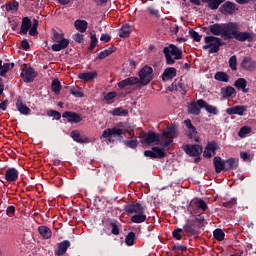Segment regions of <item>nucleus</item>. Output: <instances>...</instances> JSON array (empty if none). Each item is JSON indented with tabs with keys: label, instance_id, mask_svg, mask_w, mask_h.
I'll list each match as a JSON object with an SVG mask.
<instances>
[{
	"label": "nucleus",
	"instance_id": "obj_17",
	"mask_svg": "<svg viewBox=\"0 0 256 256\" xmlns=\"http://www.w3.org/2000/svg\"><path fill=\"white\" fill-rule=\"evenodd\" d=\"M226 113L227 115H239L240 117H243V115L247 113V106L237 105L231 108H227Z\"/></svg>",
	"mask_w": 256,
	"mask_h": 256
},
{
	"label": "nucleus",
	"instance_id": "obj_5",
	"mask_svg": "<svg viewBox=\"0 0 256 256\" xmlns=\"http://www.w3.org/2000/svg\"><path fill=\"white\" fill-rule=\"evenodd\" d=\"M52 39L56 43L52 45V51H63V49L69 47V41L63 33L54 31Z\"/></svg>",
	"mask_w": 256,
	"mask_h": 256
},
{
	"label": "nucleus",
	"instance_id": "obj_40",
	"mask_svg": "<svg viewBox=\"0 0 256 256\" xmlns=\"http://www.w3.org/2000/svg\"><path fill=\"white\" fill-rule=\"evenodd\" d=\"M194 221H192L190 224H185L183 226L184 232L188 237H193V235H195V226L194 225Z\"/></svg>",
	"mask_w": 256,
	"mask_h": 256
},
{
	"label": "nucleus",
	"instance_id": "obj_63",
	"mask_svg": "<svg viewBox=\"0 0 256 256\" xmlns=\"http://www.w3.org/2000/svg\"><path fill=\"white\" fill-rule=\"evenodd\" d=\"M74 41H76V43H81L83 41V34L80 33H76L73 36Z\"/></svg>",
	"mask_w": 256,
	"mask_h": 256
},
{
	"label": "nucleus",
	"instance_id": "obj_10",
	"mask_svg": "<svg viewBox=\"0 0 256 256\" xmlns=\"http://www.w3.org/2000/svg\"><path fill=\"white\" fill-rule=\"evenodd\" d=\"M182 149L189 157H197L203 153V147L199 144H186Z\"/></svg>",
	"mask_w": 256,
	"mask_h": 256
},
{
	"label": "nucleus",
	"instance_id": "obj_39",
	"mask_svg": "<svg viewBox=\"0 0 256 256\" xmlns=\"http://www.w3.org/2000/svg\"><path fill=\"white\" fill-rule=\"evenodd\" d=\"M131 35V26L129 24H125L119 29V37L125 39Z\"/></svg>",
	"mask_w": 256,
	"mask_h": 256
},
{
	"label": "nucleus",
	"instance_id": "obj_22",
	"mask_svg": "<svg viewBox=\"0 0 256 256\" xmlns=\"http://www.w3.org/2000/svg\"><path fill=\"white\" fill-rule=\"evenodd\" d=\"M213 165L215 167L216 173H221V171H226V160L221 159V157L219 156L214 157Z\"/></svg>",
	"mask_w": 256,
	"mask_h": 256
},
{
	"label": "nucleus",
	"instance_id": "obj_13",
	"mask_svg": "<svg viewBox=\"0 0 256 256\" xmlns=\"http://www.w3.org/2000/svg\"><path fill=\"white\" fill-rule=\"evenodd\" d=\"M71 247V242L69 240H64L57 244L54 251L55 256H63L67 253V250Z\"/></svg>",
	"mask_w": 256,
	"mask_h": 256
},
{
	"label": "nucleus",
	"instance_id": "obj_34",
	"mask_svg": "<svg viewBox=\"0 0 256 256\" xmlns=\"http://www.w3.org/2000/svg\"><path fill=\"white\" fill-rule=\"evenodd\" d=\"M97 77V72H84L78 75V79H81L82 81H86L89 83V81H93Z\"/></svg>",
	"mask_w": 256,
	"mask_h": 256
},
{
	"label": "nucleus",
	"instance_id": "obj_53",
	"mask_svg": "<svg viewBox=\"0 0 256 256\" xmlns=\"http://www.w3.org/2000/svg\"><path fill=\"white\" fill-rule=\"evenodd\" d=\"M181 233H183V229L178 228V229L173 230L172 235H173L174 239L181 241V239L183 237V235Z\"/></svg>",
	"mask_w": 256,
	"mask_h": 256
},
{
	"label": "nucleus",
	"instance_id": "obj_27",
	"mask_svg": "<svg viewBox=\"0 0 256 256\" xmlns=\"http://www.w3.org/2000/svg\"><path fill=\"white\" fill-rule=\"evenodd\" d=\"M174 77H177V69L174 67L166 68L162 74L163 81H171Z\"/></svg>",
	"mask_w": 256,
	"mask_h": 256
},
{
	"label": "nucleus",
	"instance_id": "obj_3",
	"mask_svg": "<svg viewBox=\"0 0 256 256\" xmlns=\"http://www.w3.org/2000/svg\"><path fill=\"white\" fill-rule=\"evenodd\" d=\"M179 136V132L177 131V125L172 124L162 132V138L160 142L161 147H169L171 143H173V139Z\"/></svg>",
	"mask_w": 256,
	"mask_h": 256
},
{
	"label": "nucleus",
	"instance_id": "obj_21",
	"mask_svg": "<svg viewBox=\"0 0 256 256\" xmlns=\"http://www.w3.org/2000/svg\"><path fill=\"white\" fill-rule=\"evenodd\" d=\"M209 30L210 33H212V35H216L217 37L221 36V38L223 39L224 37V24H212L209 26Z\"/></svg>",
	"mask_w": 256,
	"mask_h": 256
},
{
	"label": "nucleus",
	"instance_id": "obj_54",
	"mask_svg": "<svg viewBox=\"0 0 256 256\" xmlns=\"http://www.w3.org/2000/svg\"><path fill=\"white\" fill-rule=\"evenodd\" d=\"M236 205H237V198H232L230 201L223 203V207H226L227 209H232V207H235Z\"/></svg>",
	"mask_w": 256,
	"mask_h": 256
},
{
	"label": "nucleus",
	"instance_id": "obj_56",
	"mask_svg": "<svg viewBox=\"0 0 256 256\" xmlns=\"http://www.w3.org/2000/svg\"><path fill=\"white\" fill-rule=\"evenodd\" d=\"M48 117H54L56 121H59L61 119V113L55 111V110H50L47 112Z\"/></svg>",
	"mask_w": 256,
	"mask_h": 256
},
{
	"label": "nucleus",
	"instance_id": "obj_47",
	"mask_svg": "<svg viewBox=\"0 0 256 256\" xmlns=\"http://www.w3.org/2000/svg\"><path fill=\"white\" fill-rule=\"evenodd\" d=\"M213 235L214 239H216L217 241H223V239H225V232H223L221 228L215 229Z\"/></svg>",
	"mask_w": 256,
	"mask_h": 256
},
{
	"label": "nucleus",
	"instance_id": "obj_46",
	"mask_svg": "<svg viewBox=\"0 0 256 256\" xmlns=\"http://www.w3.org/2000/svg\"><path fill=\"white\" fill-rule=\"evenodd\" d=\"M125 243L128 247L135 245V232H129L125 238Z\"/></svg>",
	"mask_w": 256,
	"mask_h": 256
},
{
	"label": "nucleus",
	"instance_id": "obj_6",
	"mask_svg": "<svg viewBox=\"0 0 256 256\" xmlns=\"http://www.w3.org/2000/svg\"><path fill=\"white\" fill-rule=\"evenodd\" d=\"M207 203L203 199L194 198L190 201L188 211L191 215H197L199 211L205 212L207 210Z\"/></svg>",
	"mask_w": 256,
	"mask_h": 256
},
{
	"label": "nucleus",
	"instance_id": "obj_60",
	"mask_svg": "<svg viewBox=\"0 0 256 256\" xmlns=\"http://www.w3.org/2000/svg\"><path fill=\"white\" fill-rule=\"evenodd\" d=\"M100 41H103V43H109V41H111V36L109 34H101Z\"/></svg>",
	"mask_w": 256,
	"mask_h": 256
},
{
	"label": "nucleus",
	"instance_id": "obj_55",
	"mask_svg": "<svg viewBox=\"0 0 256 256\" xmlns=\"http://www.w3.org/2000/svg\"><path fill=\"white\" fill-rule=\"evenodd\" d=\"M113 53V51L111 49H106L104 51H101L98 54V59H105V57H109V55H111Z\"/></svg>",
	"mask_w": 256,
	"mask_h": 256
},
{
	"label": "nucleus",
	"instance_id": "obj_14",
	"mask_svg": "<svg viewBox=\"0 0 256 256\" xmlns=\"http://www.w3.org/2000/svg\"><path fill=\"white\" fill-rule=\"evenodd\" d=\"M217 149H219L217 142H208L204 148L203 157L206 159H211V157L215 155V151H217Z\"/></svg>",
	"mask_w": 256,
	"mask_h": 256
},
{
	"label": "nucleus",
	"instance_id": "obj_15",
	"mask_svg": "<svg viewBox=\"0 0 256 256\" xmlns=\"http://www.w3.org/2000/svg\"><path fill=\"white\" fill-rule=\"evenodd\" d=\"M220 10L223 15H233L237 11V4L227 1L221 6Z\"/></svg>",
	"mask_w": 256,
	"mask_h": 256
},
{
	"label": "nucleus",
	"instance_id": "obj_62",
	"mask_svg": "<svg viewBox=\"0 0 256 256\" xmlns=\"http://www.w3.org/2000/svg\"><path fill=\"white\" fill-rule=\"evenodd\" d=\"M21 47L24 49V51H27L31 46L29 45V41L24 39L21 41Z\"/></svg>",
	"mask_w": 256,
	"mask_h": 256
},
{
	"label": "nucleus",
	"instance_id": "obj_31",
	"mask_svg": "<svg viewBox=\"0 0 256 256\" xmlns=\"http://www.w3.org/2000/svg\"><path fill=\"white\" fill-rule=\"evenodd\" d=\"M30 27H31V19H29V17H24L22 19V24L20 28V35H27Z\"/></svg>",
	"mask_w": 256,
	"mask_h": 256
},
{
	"label": "nucleus",
	"instance_id": "obj_44",
	"mask_svg": "<svg viewBox=\"0 0 256 256\" xmlns=\"http://www.w3.org/2000/svg\"><path fill=\"white\" fill-rule=\"evenodd\" d=\"M154 153V159H163L165 157V151L159 147H152Z\"/></svg>",
	"mask_w": 256,
	"mask_h": 256
},
{
	"label": "nucleus",
	"instance_id": "obj_29",
	"mask_svg": "<svg viewBox=\"0 0 256 256\" xmlns=\"http://www.w3.org/2000/svg\"><path fill=\"white\" fill-rule=\"evenodd\" d=\"M13 67H15V63L7 62L3 64V60H0V77H5Z\"/></svg>",
	"mask_w": 256,
	"mask_h": 256
},
{
	"label": "nucleus",
	"instance_id": "obj_38",
	"mask_svg": "<svg viewBox=\"0 0 256 256\" xmlns=\"http://www.w3.org/2000/svg\"><path fill=\"white\" fill-rule=\"evenodd\" d=\"M239 167V160L236 158H229L226 160V171H231Z\"/></svg>",
	"mask_w": 256,
	"mask_h": 256
},
{
	"label": "nucleus",
	"instance_id": "obj_58",
	"mask_svg": "<svg viewBox=\"0 0 256 256\" xmlns=\"http://www.w3.org/2000/svg\"><path fill=\"white\" fill-rule=\"evenodd\" d=\"M19 9V3L18 2H13L6 6L7 11H17Z\"/></svg>",
	"mask_w": 256,
	"mask_h": 256
},
{
	"label": "nucleus",
	"instance_id": "obj_33",
	"mask_svg": "<svg viewBox=\"0 0 256 256\" xmlns=\"http://www.w3.org/2000/svg\"><path fill=\"white\" fill-rule=\"evenodd\" d=\"M38 233H40L43 239H51L53 232H51V228L47 226H40L38 227Z\"/></svg>",
	"mask_w": 256,
	"mask_h": 256
},
{
	"label": "nucleus",
	"instance_id": "obj_8",
	"mask_svg": "<svg viewBox=\"0 0 256 256\" xmlns=\"http://www.w3.org/2000/svg\"><path fill=\"white\" fill-rule=\"evenodd\" d=\"M237 31H239V24L237 22L224 23L223 39H235Z\"/></svg>",
	"mask_w": 256,
	"mask_h": 256
},
{
	"label": "nucleus",
	"instance_id": "obj_1",
	"mask_svg": "<svg viewBox=\"0 0 256 256\" xmlns=\"http://www.w3.org/2000/svg\"><path fill=\"white\" fill-rule=\"evenodd\" d=\"M125 211L131 217L132 223H145L147 221V215L145 214V208L141 203H132L125 206Z\"/></svg>",
	"mask_w": 256,
	"mask_h": 256
},
{
	"label": "nucleus",
	"instance_id": "obj_64",
	"mask_svg": "<svg viewBox=\"0 0 256 256\" xmlns=\"http://www.w3.org/2000/svg\"><path fill=\"white\" fill-rule=\"evenodd\" d=\"M29 35L32 37H36V35H39V32L37 31L36 27L31 26L29 30Z\"/></svg>",
	"mask_w": 256,
	"mask_h": 256
},
{
	"label": "nucleus",
	"instance_id": "obj_52",
	"mask_svg": "<svg viewBox=\"0 0 256 256\" xmlns=\"http://www.w3.org/2000/svg\"><path fill=\"white\" fill-rule=\"evenodd\" d=\"M189 35L193 41H196L197 43H199V41H201V37H203L202 35H199L195 30H190Z\"/></svg>",
	"mask_w": 256,
	"mask_h": 256
},
{
	"label": "nucleus",
	"instance_id": "obj_11",
	"mask_svg": "<svg viewBox=\"0 0 256 256\" xmlns=\"http://www.w3.org/2000/svg\"><path fill=\"white\" fill-rule=\"evenodd\" d=\"M20 75L24 83H33V81H35V77H37V72H35L33 68L25 65Z\"/></svg>",
	"mask_w": 256,
	"mask_h": 256
},
{
	"label": "nucleus",
	"instance_id": "obj_18",
	"mask_svg": "<svg viewBox=\"0 0 256 256\" xmlns=\"http://www.w3.org/2000/svg\"><path fill=\"white\" fill-rule=\"evenodd\" d=\"M4 179H6L8 183H15V181L19 179V171L15 168H8L5 172Z\"/></svg>",
	"mask_w": 256,
	"mask_h": 256
},
{
	"label": "nucleus",
	"instance_id": "obj_16",
	"mask_svg": "<svg viewBox=\"0 0 256 256\" xmlns=\"http://www.w3.org/2000/svg\"><path fill=\"white\" fill-rule=\"evenodd\" d=\"M123 135V129L121 128H108L102 132L103 139H107L109 137H121Z\"/></svg>",
	"mask_w": 256,
	"mask_h": 256
},
{
	"label": "nucleus",
	"instance_id": "obj_23",
	"mask_svg": "<svg viewBox=\"0 0 256 256\" xmlns=\"http://www.w3.org/2000/svg\"><path fill=\"white\" fill-rule=\"evenodd\" d=\"M139 83V78L137 77H129L124 80H121L118 83L119 89H125V87H132V85H137Z\"/></svg>",
	"mask_w": 256,
	"mask_h": 256
},
{
	"label": "nucleus",
	"instance_id": "obj_57",
	"mask_svg": "<svg viewBox=\"0 0 256 256\" xmlns=\"http://www.w3.org/2000/svg\"><path fill=\"white\" fill-rule=\"evenodd\" d=\"M110 227L112 228L111 233L112 235H119V226L115 222L110 223Z\"/></svg>",
	"mask_w": 256,
	"mask_h": 256
},
{
	"label": "nucleus",
	"instance_id": "obj_7",
	"mask_svg": "<svg viewBox=\"0 0 256 256\" xmlns=\"http://www.w3.org/2000/svg\"><path fill=\"white\" fill-rule=\"evenodd\" d=\"M162 136L153 131H149L147 135L140 137L142 145H161Z\"/></svg>",
	"mask_w": 256,
	"mask_h": 256
},
{
	"label": "nucleus",
	"instance_id": "obj_50",
	"mask_svg": "<svg viewBox=\"0 0 256 256\" xmlns=\"http://www.w3.org/2000/svg\"><path fill=\"white\" fill-rule=\"evenodd\" d=\"M228 63H229V67L232 71H237V56L236 55L231 56Z\"/></svg>",
	"mask_w": 256,
	"mask_h": 256
},
{
	"label": "nucleus",
	"instance_id": "obj_37",
	"mask_svg": "<svg viewBox=\"0 0 256 256\" xmlns=\"http://www.w3.org/2000/svg\"><path fill=\"white\" fill-rule=\"evenodd\" d=\"M237 89H242L243 93H249V88H247V80L244 78H238L234 84Z\"/></svg>",
	"mask_w": 256,
	"mask_h": 256
},
{
	"label": "nucleus",
	"instance_id": "obj_4",
	"mask_svg": "<svg viewBox=\"0 0 256 256\" xmlns=\"http://www.w3.org/2000/svg\"><path fill=\"white\" fill-rule=\"evenodd\" d=\"M163 53L165 55L167 65H173L175 61L181 59V55H183V51L173 44H170L168 47H164Z\"/></svg>",
	"mask_w": 256,
	"mask_h": 256
},
{
	"label": "nucleus",
	"instance_id": "obj_32",
	"mask_svg": "<svg viewBox=\"0 0 256 256\" xmlns=\"http://www.w3.org/2000/svg\"><path fill=\"white\" fill-rule=\"evenodd\" d=\"M110 115H113V117H127L129 115V110L124 109L123 107H117L110 111Z\"/></svg>",
	"mask_w": 256,
	"mask_h": 256
},
{
	"label": "nucleus",
	"instance_id": "obj_51",
	"mask_svg": "<svg viewBox=\"0 0 256 256\" xmlns=\"http://www.w3.org/2000/svg\"><path fill=\"white\" fill-rule=\"evenodd\" d=\"M70 93L71 95H73L74 97H83V93L81 91V88H79V86H75V87H72L70 89Z\"/></svg>",
	"mask_w": 256,
	"mask_h": 256
},
{
	"label": "nucleus",
	"instance_id": "obj_20",
	"mask_svg": "<svg viewBox=\"0 0 256 256\" xmlns=\"http://www.w3.org/2000/svg\"><path fill=\"white\" fill-rule=\"evenodd\" d=\"M234 39H236V41H240L241 43L248 41L251 42L253 41V33L251 32H241L239 30H237Z\"/></svg>",
	"mask_w": 256,
	"mask_h": 256
},
{
	"label": "nucleus",
	"instance_id": "obj_30",
	"mask_svg": "<svg viewBox=\"0 0 256 256\" xmlns=\"http://www.w3.org/2000/svg\"><path fill=\"white\" fill-rule=\"evenodd\" d=\"M70 137H72L73 141H76V143H90L89 138L81 136L78 130H73L70 133Z\"/></svg>",
	"mask_w": 256,
	"mask_h": 256
},
{
	"label": "nucleus",
	"instance_id": "obj_25",
	"mask_svg": "<svg viewBox=\"0 0 256 256\" xmlns=\"http://www.w3.org/2000/svg\"><path fill=\"white\" fill-rule=\"evenodd\" d=\"M241 67L245 71H255L256 63L251 59V57H244L241 62Z\"/></svg>",
	"mask_w": 256,
	"mask_h": 256
},
{
	"label": "nucleus",
	"instance_id": "obj_61",
	"mask_svg": "<svg viewBox=\"0 0 256 256\" xmlns=\"http://www.w3.org/2000/svg\"><path fill=\"white\" fill-rule=\"evenodd\" d=\"M148 11L150 13V15H152L153 17L159 18V10L155 9V8H148Z\"/></svg>",
	"mask_w": 256,
	"mask_h": 256
},
{
	"label": "nucleus",
	"instance_id": "obj_48",
	"mask_svg": "<svg viewBox=\"0 0 256 256\" xmlns=\"http://www.w3.org/2000/svg\"><path fill=\"white\" fill-rule=\"evenodd\" d=\"M52 91H54L56 95L61 93V82L59 80L56 79L52 81Z\"/></svg>",
	"mask_w": 256,
	"mask_h": 256
},
{
	"label": "nucleus",
	"instance_id": "obj_2",
	"mask_svg": "<svg viewBox=\"0 0 256 256\" xmlns=\"http://www.w3.org/2000/svg\"><path fill=\"white\" fill-rule=\"evenodd\" d=\"M204 43L202 49L208 50V53H219V49L225 45L221 38L215 36H205Z\"/></svg>",
	"mask_w": 256,
	"mask_h": 256
},
{
	"label": "nucleus",
	"instance_id": "obj_28",
	"mask_svg": "<svg viewBox=\"0 0 256 256\" xmlns=\"http://www.w3.org/2000/svg\"><path fill=\"white\" fill-rule=\"evenodd\" d=\"M199 106L202 107V109H206L207 113H211L212 115H217V113H219L217 107L206 103L203 99L199 100Z\"/></svg>",
	"mask_w": 256,
	"mask_h": 256
},
{
	"label": "nucleus",
	"instance_id": "obj_35",
	"mask_svg": "<svg viewBox=\"0 0 256 256\" xmlns=\"http://www.w3.org/2000/svg\"><path fill=\"white\" fill-rule=\"evenodd\" d=\"M202 3H207L209 9H211L212 11H215V9H219V6L222 3H225V0H201Z\"/></svg>",
	"mask_w": 256,
	"mask_h": 256
},
{
	"label": "nucleus",
	"instance_id": "obj_24",
	"mask_svg": "<svg viewBox=\"0 0 256 256\" xmlns=\"http://www.w3.org/2000/svg\"><path fill=\"white\" fill-rule=\"evenodd\" d=\"M184 124L187 128V132H186L187 137L189 139H195V137H197V128L193 126V124L191 123V120L189 119L185 120Z\"/></svg>",
	"mask_w": 256,
	"mask_h": 256
},
{
	"label": "nucleus",
	"instance_id": "obj_19",
	"mask_svg": "<svg viewBox=\"0 0 256 256\" xmlns=\"http://www.w3.org/2000/svg\"><path fill=\"white\" fill-rule=\"evenodd\" d=\"M16 109L21 115H31V108L23 103V98L21 97H18L16 100Z\"/></svg>",
	"mask_w": 256,
	"mask_h": 256
},
{
	"label": "nucleus",
	"instance_id": "obj_41",
	"mask_svg": "<svg viewBox=\"0 0 256 256\" xmlns=\"http://www.w3.org/2000/svg\"><path fill=\"white\" fill-rule=\"evenodd\" d=\"M235 88L231 87V86H227L226 88H222L221 89V95L222 97H233V95H235Z\"/></svg>",
	"mask_w": 256,
	"mask_h": 256
},
{
	"label": "nucleus",
	"instance_id": "obj_43",
	"mask_svg": "<svg viewBox=\"0 0 256 256\" xmlns=\"http://www.w3.org/2000/svg\"><path fill=\"white\" fill-rule=\"evenodd\" d=\"M124 145H126V147H129V149H137L139 141H137V137H132L130 140L124 141Z\"/></svg>",
	"mask_w": 256,
	"mask_h": 256
},
{
	"label": "nucleus",
	"instance_id": "obj_42",
	"mask_svg": "<svg viewBox=\"0 0 256 256\" xmlns=\"http://www.w3.org/2000/svg\"><path fill=\"white\" fill-rule=\"evenodd\" d=\"M214 79H216V81H221L222 83H229V75L226 72H217Z\"/></svg>",
	"mask_w": 256,
	"mask_h": 256
},
{
	"label": "nucleus",
	"instance_id": "obj_36",
	"mask_svg": "<svg viewBox=\"0 0 256 256\" xmlns=\"http://www.w3.org/2000/svg\"><path fill=\"white\" fill-rule=\"evenodd\" d=\"M74 27L80 33H85V31H87L88 23L85 20H76L74 22Z\"/></svg>",
	"mask_w": 256,
	"mask_h": 256
},
{
	"label": "nucleus",
	"instance_id": "obj_12",
	"mask_svg": "<svg viewBox=\"0 0 256 256\" xmlns=\"http://www.w3.org/2000/svg\"><path fill=\"white\" fill-rule=\"evenodd\" d=\"M62 117L67 119L68 123H81L83 121V116L77 112L65 111Z\"/></svg>",
	"mask_w": 256,
	"mask_h": 256
},
{
	"label": "nucleus",
	"instance_id": "obj_45",
	"mask_svg": "<svg viewBox=\"0 0 256 256\" xmlns=\"http://www.w3.org/2000/svg\"><path fill=\"white\" fill-rule=\"evenodd\" d=\"M253 131V129L249 126H243L242 128H240L239 132H238V137H240L241 139L245 138V136L249 135V133H251Z\"/></svg>",
	"mask_w": 256,
	"mask_h": 256
},
{
	"label": "nucleus",
	"instance_id": "obj_9",
	"mask_svg": "<svg viewBox=\"0 0 256 256\" xmlns=\"http://www.w3.org/2000/svg\"><path fill=\"white\" fill-rule=\"evenodd\" d=\"M141 85H149L153 79V68L150 66L143 67L139 72Z\"/></svg>",
	"mask_w": 256,
	"mask_h": 256
},
{
	"label": "nucleus",
	"instance_id": "obj_59",
	"mask_svg": "<svg viewBox=\"0 0 256 256\" xmlns=\"http://www.w3.org/2000/svg\"><path fill=\"white\" fill-rule=\"evenodd\" d=\"M117 97V92H109L104 96L105 101H111Z\"/></svg>",
	"mask_w": 256,
	"mask_h": 256
},
{
	"label": "nucleus",
	"instance_id": "obj_49",
	"mask_svg": "<svg viewBox=\"0 0 256 256\" xmlns=\"http://www.w3.org/2000/svg\"><path fill=\"white\" fill-rule=\"evenodd\" d=\"M90 39H91V42L88 49L89 51H92V49H95V47H97V43H98L97 35L95 33H90Z\"/></svg>",
	"mask_w": 256,
	"mask_h": 256
},
{
	"label": "nucleus",
	"instance_id": "obj_26",
	"mask_svg": "<svg viewBox=\"0 0 256 256\" xmlns=\"http://www.w3.org/2000/svg\"><path fill=\"white\" fill-rule=\"evenodd\" d=\"M201 109H203V107L199 105V100L188 103V113H190V115H201Z\"/></svg>",
	"mask_w": 256,
	"mask_h": 256
}]
</instances>
